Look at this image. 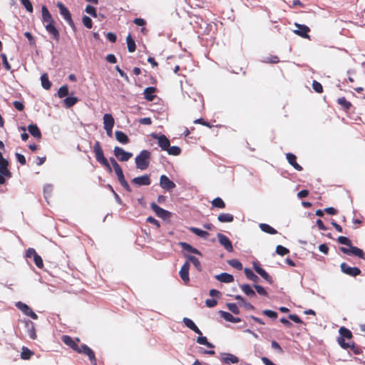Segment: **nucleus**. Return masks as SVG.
<instances>
[{
    "label": "nucleus",
    "mask_w": 365,
    "mask_h": 365,
    "mask_svg": "<svg viewBox=\"0 0 365 365\" xmlns=\"http://www.w3.org/2000/svg\"><path fill=\"white\" fill-rule=\"evenodd\" d=\"M61 340L66 345L71 348L75 351L86 355L92 365H97V359L94 351L86 344H82L79 346L77 343V341H80L79 339L76 338V340H74L68 335H63L61 337Z\"/></svg>",
    "instance_id": "f257e3e1"
},
{
    "label": "nucleus",
    "mask_w": 365,
    "mask_h": 365,
    "mask_svg": "<svg viewBox=\"0 0 365 365\" xmlns=\"http://www.w3.org/2000/svg\"><path fill=\"white\" fill-rule=\"evenodd\" d=\"M93 152L95 153L96 160L103 165L109 173L112 172V168L108 160L105 158L103 149L99 141H96L93 145Z\"/></svg>",
    "instance_id": "f03ea898"
},
{
    "label": "nucleus",
    "mask_w": 365,
    "mask_h": 365,
    "mask_svg": "<svg viewBox=\"0 0 365 365\" xmlns=\"http://www.w3.org/2000/svg\"><path fill=\"white\" fill-rule=\"evenodd\" d=\"M150 153L148 150H142L138 155L136 156L135 161L137 168L145 170L150 163Z\"/></svg>",
    "instance_id": "7ed1b4c3"
},
{
    "label": "nucleus",
    "mask_w": 365,
    "mask_h": 365,
    "mask_svg": "<svg viewBox=\"0 0 365 365\" xmlns=\"http://www.w3.org/2000/svg\"><path fill=\"white\" fill-rule=\"evenodd\" d=\"M340 251L348 255H354L361 259H365V253L362 250L357 247H354L352 245L349 248L341 247L339 248Z\"/></svg>",
    "instance_id": "20e7f679"
},
{
    "label": "nucleus",
    "mask_w": 365,
    "mask_h": 365,
    "mask_svg": "<svg viewBox=\"0 0 365 365\" xmlns=\"http://www.w3.org/2000/svg\"><path fill=\"white\" fill-rule=\"evenodd\" d=\"M57 6L59 9L61 15L63 17V19L66 21L68 25L73 29H75V24L72 19L71 13L69 10L61 3L58 2Z\"/></svg>",
    "instance_id": "39448f33"
},
{
    "label": "nucleus",
    "mask_w": 365,
    "mask_h": 365,
    "mask_svg": "<svg viewBox=\"0 0 365 365\" xmlns=\"http://www.w3.org/2000/svg\"><path fill=\"white\" fill-rule=\"evenodd\" d=\"M113 153L115 156L122 162L128 161L133 156L131 153L126 152L122 148L118 146L114 148Z\"/></svg>",
    "instance_id": "423d86ee"
},
{
    "label": "nucleus",
    "mask_w": 365,
    "mask_h": 365,
    "mask_svg": "<svg viewBox=\"0 0 365 365\" xmlns=\"http://www.w3.org/2000/svg\"><path fill=\"white\" fill-rule=\"evenodd\" d=\"M340 267L343 273L351 277H356L361 272L359 268L356 267H351L345 262H342L340 265Z\"/></svg>",
    "instance_id": "0eeeda50"
},
{
    "label": "nucleus",
    "mask_w": 365,
    "mask_h": 365,
    "mask_svg": "<svg viewBox=\"0 0 365 365\" xmlns=\"http://www.w3.org/2000/svg\"><path fill=\"white\" fill-rule=\"evenodd\" d=\"M176 187L175 183L165 175H161V188L171 192Z\"/></svg>",
    "instance_id": "6e6552de"
},
{
    "label": "nucleus",
    "mask_w": 365,
    "mask_h": 365,
    "mask_svg": "<svg viewBox=\"0 0 365 365\" xmlns=\"http://www.w3.org/2000/svg\"><path fill=\"white\" fill-rule=\"evenodd\" d=\"M220 244L225 247V249L227 252H232L233 247L232 242L229 240V238L222 233H218L217 235Z\"/></svg>",
    "instance_id": "1a4fd4ad"
},
{
    "label": "nucleus",
    "mask_w": 365,
    "mask_h": 365,
    "mask_svg": "<svg viewBox=\"0 0 365 365\" xmlns=\"http://www.w3.org/2000/svg\"><path fill=\"white\" fill-rule=\"evenodd\" d=\"M253 268L269 284H272L273 280L272 277L264 269H262L257 262H253Z\"/></svg>",
    "instance_id": "9d476101"
},
{
    "label": "nucleus",
    "mask_w": 365,
    "mask_h": 365,
    "mask_svg": "<svg viewBox=\"0 0 365 365\" xmlns=\"http://www.w3.org/2000/svg\"><path fill=\"white\" fill-rule=\"evenodd\" d=\"M220 360L225 364H237L239 358L230 353H221Z\"/></svg>",
    "instance_id": "9b49d317"
},
{
    "label": "nucleus",
    "mask_w": 365,
    "mask_h": 365,
    "mask_svg": "<svg viewBox=\"0 0 365 365\" xmlns=\"http://www.w3.org/2000/svg\"><path fill=\"white\" fill-rule=\"evenodd\" d=\"M189 269H190V263L188 261H186L184 264L182 266L179 274L182 279V281L187 284L190 282L189 277Z\"/></svg>",
    "instance_id": "f8f14e48"
},
{
    "label": "nucleus",
    "mask_w": 365,
    "mask_h": 365,
    "mask_svg": "<svg viewBox=\"0 0 365 365\" xmlns=\"http://www.w3.org/2000/svg\"><path fill=\"white\" fill-rule=\"evenodd\" d=\"M295 26L298 28V29L294 30V33L297 35L303 37V38H309V36L308 35V33L310 31L309 28L304 24H299L297 23H295Z\"/></svg>",
    "instance_id": "ddd939ff"
},
{
    "label": "nucleus",
    "mask_w": 365,
    "mask_h": 365,
    "mask_svg": "<svg viewBox=\"0 0 365 365\" xmlns=\"http://www.w3.org/2000/svg\"><path fill=\"white\" fill-rule=\"evenodd\" d=\"M24 323L25 327L26 328L27 334H28L29 336L31 339H36L37 337V335L36 334V329H35L34 324L30 320H24Z\"/></svg>",
    "instance_id": "4468645a"
},
{
    "label": "nucleus",
    "mask_w": 365,
    "mask_h": 365,
    "mask_svg": "<svg viewBox=\"0 0 365 365\" xmlns=\"http://www.w3.org/2000/svg\"><path fill=\"white\" fill-rule=\"evenodd\" d=\"M46 30L51 35L53 39L58 41L60 39V34L55 26V24H47L45 25Z\"/></svg>",
    "instance_id": "2eb2a0df"
},
{
    "label": "nucleus",
    "mask_w": 365,
    "mask_h": 365,
    "mask_svg": "<svg viewBox=\"0 0 365 365\" xmlns=\"http://www.w3.org/2000/svg\"><path fill=\"white\" fill-rule=\"evenodd\" d=\"M150 182V177L147 175L136 177L132 180V183L137 186L149 185Z\"/></svg>",
    "instance_id": "dca6fc26"
},
{
    "label": "nucleus",
    "mask_w": 365,
    "mask_h": 365,
    "mask_svg": "<svg viewBox=\"0 0 365 365\" xmlns=\"http://www.w3.org/2000/svg\"><path fill=\"white\" fill-rule=\"evenodd\" d=\"M288 163L297 170L302 171V167L297 163V157L293 153H289L286 155Z\"/></svg>",
    "instance_id": "f3484780"
},
{
    "label": "nucleus",
    "mask_w": 365,
    "mask_h": 365,
    "mask_svg": "<svg viewBox=\"0 0 365 365\" xmlns=\"http://www.w3.org/2000/svg\"><path fill=\"white\" fill-rule=\"evenodd\" d=\"M41 13L43 22L46 23V24H55V21L46 6L41 7Z\"/></svg>",
    "instance_id": "a211bd4d"
},
{
    "label": "nucleus",
    "mask_w": 365,
    "mask_h": 365,
    "mask_svg": "<svg viewBox=\"0 0 365 365\" xmlns=\"http://www.w3.org/2000/svg\"><path fill=\"white\" fill-rule=\"evenodd\" d=\"M219 314L221 317H222L225 320L229 322L238 323L242 321V319L240 317H235L230 313L225 311L220 310L219 311Z\"/></svg>",
    "instance_id": "6ab92c4d"
},
{
    "label": "nucleus",
    "mask_w": 365,
    "mask_h": 365,
    "mask_svg": "<svg viewBox=\"0 0 365 365\" xmlns=\"http://www.w3.org/2000/svg\"><path fill=\"white\" fill-rule=\"evenodd\" d=\"M183 323L185 325L190 329L192 331L195 332L196 334L199 335H202V331L199 329V328L196 326V324L193 322V321L189 318L184 317L182 319Z\"/></svg>",
    "instance_id": "aec40b11"
},
{
    "label": "nucleus",
    "mask_w": 365,
    "mask_h": 365,
    "mask_svg": "<svg viewBox=\"0 0 365 365\" xmlns=\"http://www.w3.org/2000/svg\"><path fill=\"white\" fill-rule=\"evenodd\" d=\"M215 278L218 281L224 283H230L234 281V277L232 274H228L227 272H222L220 274H217L215 276Z\"/></svg>",
    "instance_id": "412c9836"
},
{
    "label": "nucleus",
    "mask_w": 365,
    "mask_h": 365,
    "mask_svg": "<svg viewBox=\"0 0 365 365\" xmlns=\"http://www.w3.org/2000/svg\"><path fill=\"white\" fill-rule=\"evenodd\" d=\"M179 245L182 247L183 250H186L189 252L197 255H202L201 252H200L195 247L191 246L190 244L185 242H180L179 243Z\"/></svg>",
    "instance_id": "4be33fe9"
},
{
    "label": "nucleus",
    "mask_w": 365,
    "mask_h": 365,
    "mask_svg": "<svg viewBox=\"0 0 365 365\" xmlns=\"http://www.w3.org/2000/svg\"><path fill=\"white\" fill-rule=\"evenodd\" d=\"M29 133L37 139L41 138V133L36 124H30L28 126Z\"/></svg>",
    "instance_id": "5701e85b"
},
{
    "label": "nucleus",
    "mask_w": 365,
    "mask_h": 365,
    "mask_svg": "<svg viewBox=\"0 0 365 365\" xmlns=\"http://www.w3.org/2000/svg\"><path fill=\"white\" fill-rule=\"evenodd\" d=\"M185 257L187 258V261L190 262H192V264L195 266V267L196 268V269L199 272H200L202 270V266H201V264L199 261V259L195 257V256H192V255H184Z\"/></svg>",
    "instance_id": "b1692460"
},
{
    "label": "nucleus",
    "mask_w": 365,
    "mask_h": 365,
    "mask_svg": "<svg viewBox=\"0 0 365 365\" xmlns=\"http://www.w3.org/2000/svg\"><path fill=\"white\" fill-rule=\"evenodd\" d=\"M116 140L123 144H127L129 143V138L125 133L123 131L117 130L115 133Z\"/></svg>",
    "instance_id": "393cba45"
},
{
    "label": "nucleus",
    "mask_w": 365,
    "mask_h": 365,
    "mask_svg": "<svg viewBox=\"0 0 365 365\" xmlns=\"http://www.w3.org/2000/svg\"><path fill=\"white\" fill-rule=\"evenodd\" d=\"M244 272H245L246 277L248 279H250L255 283H257L259 281V278L253 272V271L251 269L245 268L244 269Z\"/></svg>",
    "instance_id": "a878e982"
},
{
    "label": "nucleus",
    "mask_w": 365,
    "mask_h": 365,
    "mask_svg": "<svg viewBox=\"0 0 365 365\" xmlns=\"http://www.w3.org/2000/svg\"><path fill=\"white\" fill-rule=\"evenodd\" d=\"M259 228L262 232L270 234V235L277 234V230H275L274 228L271 227L269 225L266 224V223L259 224Z\"/></svg>",
    "instance_id": "bb28decb"
},
{
    "label": "nucleus",
    "mask_w": 365,
    "mask_h": 365,
    "mask_svg": "<svg viewBox=\"0 0 365 365\" xmlns=\"http://www.w3.org/2000/svg\"><path fill=\"white\" fill-rule=\"evenodd\" d=\"M192 233L196 235L197 236L202 237L203 239H207L210 234L205 230H202L199 228L191 227L189 229Z\"/></svg>",
    "instance_id": "cd10ccee"
},
{
    "label": "nucleus",
    "mask_w": 365,
    "mask_h": 365,
    "mask_svg": "<svg viewBox=\"0 0 365 365\" xmlns=\"http://www.w3.org/2000/svg\"><path fill=\"white\" fill-rule=\"evenodd\" d=\"M217 220L220 222H232L234 220V216L230 213H221L218 215Z\"/></svg>",
    "instance_id": "c85d7f7f"
},
{
    "label": "nucleus",
    "mask_w": 365,
    "mask_h": 365,
    "mask_svg": "<svg viewBox=\"0 0 365 365\" xmlns=\"http://www.w3.org/2000/svg\"><path fill=\"white\" fill-rule=\"evenodd\" d=\"M337 103L343 108L345 111H349L352 107L351 103L346 101L344 97H341L337 99Z\"/></svg>",
    "instance_id": "c756f323"
},
{
    "label": "nucleus",
    "mask_w": 365,
    "mask_h": 365,
    "mask_svg": "<svg viewBox=\"0 0 365 365\" xmlns=\"http://www.w3.org/2000/svg\"><path fill=\"white\" fill-rule=\"evenodd\" d=\"M156 88L154 87H148L144 90L145 98L148 101H153L155 96L153 93L155 92Z\"/></svg>",
    "instance_id": "7c9ffc66"
},
{
    "label": "nucleus",
    "mask_w": 365,
    "mask_h": 365,
    "mask_svg": "<svg viewBox=\"0 0 365 365\" xmlns=\"http://www.w3.org/2000/svg\"><path fill=\"white\" fill-rule=\"evenodd\" d=\"M115 123L114 118L110 114L106 113L103 115L104 127H113Z\"/></svg>",
    "instance_id": "2f4dec72"
},
{
    "label": "nucleus",
    "mask_w": 365,
    "mask_h": 365,
    "mask_svg": "<svg viewBox=\"0 0 365 365\" xmlns=\"http://www.w3.org/2000/svg\"><path fill=\"white\" fill-rule=\"evenodd\" d=\"M240 288L242 289V292L248 297H252L256 296L255 292L249 284H242L240 286Z\"/></svg>",
    "instance_id": "473e14b6"
},
{
    "label": "nucleus",
    "mask_w": 365,
    "mask_h": 365,
    "mask_svg": "<svg viewBox=\"0 0 365 365\" xmlns=\"http://www.w3.org/2000/svg\"><path fill=\"white\" fill-rule=\"evenodd\" d=\"M126 42L128 46V51L133 53L135 51L136 45L135 41L133 39L130 34H129L126 38Z\"/></svg>",
    "instance_id": "72a5a7b5"
},
{
    "label": "nucleus",
    "mask_w": 365,
    "mask_h": 365,
    "mask_svg": "<svg viewBox=\"0 0 365 365\" xmlns=\"http://www.w3.org/2000/svg\"><path fill=\"white\" fill-rule=\"evenodd\" d=\"M339 331L340 334L339 337H343V339H351L353 336L351 331L344 327H341Z\"/></svg>",
    "instance_id": "f704fd0d"
},
{
    "label": "nucleus",
    "mask_w": 365,
    "mask_h": 365,
    "mask_svg": "<svg viewBox=\"0 0 365 365\" xmlns=\"http://www.w3.org/2000/svg\"><path fill=\"white\" fill-rule=\"evenodd\" d=\"M212 207L223 209L225 207V203L221 197H217L211 202Z\"/></svg>",
    "instance_id": "c9c22d12"
},
{
    "label": "nucleus",
    "mask_w": 365,
    "mask_h": 365,
    "mask_svg": "<svg viewBox=\"0 0 365 365\" xmlns=\"http://www.w3.org/2000/svg\"><path fill=\"white\" fill-rule=\"evenodd\" d=\"M41 86L43 88L48 90L51 87V83L48 79V76L46 73H44L41 77Z\"/></svg>",
    "instance_id": "e433bc0d"
},
{
    "label": "nucleus",
    "mask_w": 365,
    "mask_h": 365,
    "mask_svg": "<svg viewBox=\"0 0 365 365\" xmlns=\"http://www.w3.org/2000/svg\"><path fill=\"white\" fill-rule=\"evenodd\" d=\"M197 342L201 345H205L208 348H214L215 346L214 344L210 343L208 341H207V339L206 336H202V335H200L197 338Z\"/></svg>",
    "instance_id": "4c0bfd02"
},
{
    "label": "nucleus",
    "mask_w": 365,
    "mask_h": 365,
    "mask_svg": "<svg viewBox=\"0 0 365 365\" xmlns=\"http://www.w3.org/2000/svg\"><path fill=\"white\" fill-rule=\"evenodd\" d=\"M34 355V352L26 346H23L21 356L24 360L29 359Z\"/></svg>",
    "instance_id": "58836bf2"
},
{
    "label": "nucleus",
    "mask_w": 365,
    "mask_h": 365,
    "mask_svg": "<svg viewBox=\"0 0 365 365\" xmlns=\"http://www.w3.org/2000/svg\"><path fill=\"white\" fill-rule=\"evenodd\" d=\"M168 153L170 155L178 156L181 153V148L178 146H170L167 150Z\"/></svg>",
    "instance_id": "ea45409f"
},
{
    "label": "nucleus",
    "mask_w": 365,
    "mask_h": 365,
    "mask_svg": "<svg viewBox=\"0 0 365 365\" xmlns=\"http://www.w3.org/2000/svg\"><path fill=\"white\" fill-rule=\"evenodd\" d=\"M16 307H18L24 314L27 315L29 313V311H31L32 309L29 307L27 304L19 302L16 304Z\"/></svg>",
    "instance_id": "a19ab883"
},
{
    "label": "nucleus",
    "mask_w": 365,
    "mask_h": 365,
    "mask_svg": "<svg viewBox=\"0 0 365 365\" xmlns=\"http://www.w3.org/2000/svg\"><path fill=\"white\" fill-rule=\"evenodd\" d=\"M78 99L76 97H67L64 99L63 103L66 108H71L74 106Z\"/></svg>",
    "instance_id": "79ce46f5"
},
{
    "label": "nucleus",
    "mask_w": 365,
    "mask_h": 365,
    "mask_svg": "<svg viewBox=\"0 0 365 365\" xmlns=\"http://www.w3.org/2000/svg\"><path fill=\"white\" fill-rule=\"evenodd\" d=\"M173 215V214L172 212L161 208V220L165 222H170Z\"/></svg>",
    "instance_id": "37998d69"
},
{
    "label": "nucleus",
    "mask_w": 365,
    "mask_h": 365,
    "mask_svg": "<svg viewBox=\"0 0 365 365\" xmlns=\"http://www.w3.org/2000/svg\"><path fill=\"white\" fill-rule=\"evenodd\" d=\"M227 263L231 267L237 269V270H242V264L236 259H230L227 261Z\"/></svg>",
    "instance_id": "c03bdc74"
},
{
    "label": "nucleus",
    "mask_w": 365,
    "mask_h": 365,
    "mask_svg": "<svg viewBox=\"0 0 365 365\" xmlns=\"http://www.w3.org/2000/svg\"><path fill=\"white\" fill-rule=\"evenodd\" d=\"M170 146L169 139L165 135L161 134V150H167V149Z\"/></svg>",
    "instance_id": "a18cd8bd"
},
{
    "label": "nucleus",
    "mask_w": 365,
    "mask_h": 365,
    "mask_svg": "<svg viewBox=\"0 0 365 365\" xmlns=\"http://www.w3.org/2000/svg\"><path fill=\"white\" fill-rule=\"evenodd\" d=\"M8 165H1L0 166V174L4 178H11V173L8 169Z\"/></svg>",
    "instance_id": "49530a36"
},
{
    "label": "nucleus",
    "mask_w": 365,
    "mask_h": 365,
    "mask_svg": "<svg viewBox=\"0 0 365 365\" xmlns=\"http://www.w3.org/2000/svg\"><path fill=\"white\" fill-rule=\"evenodd\" d=\"M275 252L277 255L284 256L289 253V250L282 245H277Z\"/></svg>",
    "instance_id": "de8ad7c7"
},
{
    "label": "nucleus",
    "mask_w": 365,
    "mask_h": 365,
    "mask_svg": "<svg viewBox=\"0 0 365 365\" xmlns=\"http://www.w3.org/2000/svg\"><path fill=\"white\" fill-rule=\"evenodd\" d=\"M227 309L235 314H239L240 313V309L235 303H227Z\"/></svg>",
    "instance_id": "09e8293b"
},
{
    "label": "nucleus",
    "mask_w": 365,
    "mask_h": 365,
    "mask_svg": "<svg viewBox=\"0 0 365 365\" xmlns=\"http://www.w3.org/2000/svg\"><path fill=\"white\" fill-rule=\"evenodd\" d=\"M68 94V88L66 85L62 86L58 91V96L60 98L66 97Z\"/></svg>",
    "instance_id": "8fccbe9b"
},
{
    "label": "nucleus",
    "mask_w": 365,
    "mask_h": 365,
    "mask_svg": "<svg viewBox=\"0 0 365 365\" xmlns=\"http://www.w3.org/2000/svg\"><path fill=\"white\" fill-rule=\"evenodd\" d=\"M262 314L273 320L276 319L278 317V314L276 312L270 309L263 310Z\"/></svg>",
    "instance_id": "3c124183"
},
{
    "label": "nucleus",
    "mask_w": 365,
    "mask_h": 365,
    "mask_svg": "<svg viewBox=\"0 0 365 365\" xmlns=\"http://www.w3.org/2000/svg\"><path fill=\"white\" fill-rule=\"evenodd\" d=\"M350 350L354 354H360L362 353V348L356 344L355 343L352 342L350 345V347L349 348Z\"/></svg>",
    "instance_id": "603ef678"
},
{
    "label": "nucleus",
    "mask_w": 365,
    "mask_h": 365,
    "mask_svg": "<svg viewBox=\"0 0 365 365\" xmlns=\"http://www.w3.org/2000/svg\"><path fill=\"white\" fill-rule=\"evenodd\" d=\"M254 288L255 289L256 292L259 294V295H262V296H264V297H267L268 296V293L265 290V289L262 287L261 285H259V284H255L253 285Z\"/></svg>",
    "instance_id": "864d4df0"
},
{
    "label": "nucleus",
    "mask_w": 365,
    "mask_h": 365,
    "mask_svg": "<svg viewBox=\"0 0 365 365\" xmlns=\"http://www.w3.org/2000/svg\"><path fill=\"white\" fill-rule=\"evenodd\" d=\"M337 242L341 244V245H346L347 247H349L351 245V241L346 237H344V236H339L338 238H337Z\"/></svg>",
    "instance_id": "5fc2aeb1"
},
{
    "label": "nucleus",
    "mask_w": 365,
    "mask_h": 365,
    "mask_svg": "<svg viewBox=\"0 0 365 365\" xmlns=\"http://www.w3.org/2000/svg\"><path fill=\"white\" fill-rule=\"evenodd\" d=\"M82 22L87 29H91L93 26V21L88 16H83L82 18Z\"/></svg>",
    "instance_id": "6e6d98bb"
},
{
    "label": "nucleus",
    "mask_w": 365,
    "mask_h": 365,
    "mask_svg": "<svg viewBox=\"0 0 365 365\" xmlns=\"http://www.w3.org/2000/svg\"><path fill=\"white\" fill-rule=\"evenodd\" d=\"M337 342L340 345V346L344 349H348L350 347L351 343H348L345 341V339L343 337H338Z\"/></svg>",
    "instance_id": "4d7b16f0"
},
{
    "label": "nucleus",
    "mask_w": 365,
    "mask_h": 365,
    "mask_svg": "<svg viewBox=\"0 0 365 365\" xmlns=\"http://www.w3.org/2000/svg\"><path fill=\"white\" fill-rule=\"evenodd\" d=\"M86 12L93 17L96 18L97 17V12L95 7L91 5H87L85 9Z\"/></svg>",
    "instance_id": "13d9d810"
},
{
    "label": "nucleus",
    "mask_w": 365,
    "mask_h": 365,
    "mask_svg": "<svg viewBox=\"0 0 365 365\" xmlns=\"http://www.w3.org/2000/svg\"><path fill=\"white\" fill-rule=\"evenodd\" d=\"M312 88L314 90V91L318 93H321L323 92V87H322V84L317 81H313Z\"/></svg>",
    "instance_id": "bf43d9fd"
},
{
    "label": "nucleus",
    "mask_w": 365,
    "mask_h": 365,
    "mask_svg": "<svg viewBox=\"0 0 365 365\" xmlns=\"http://www.w3.org/2000/svg\"><path fill=\"white\" fill-rule=\"evenodd\" d=\"M1 58L2 59V63H3V65H4V68H6V70L10 71L11 68V66L7 60L6 55L5 53H1Z\"/></svg>",
    "instance_id": "052dcab7"
},
{
    "label": "nucleus",
    "mask_w": 365,
    "mask_h": 365,
    "mask_svg": "<svg viewBox=\"0 0 365 365\" xmlns=\"http://www.w3.org/2000/svg\"><path fill=\"white\" fill-rule=\"evenodd\" d=\"M21 3L24 6L25 9L29 12H33V6L29 0H20Z\"/></svg>",
    "instance_id": "680f3d73"
},
{
    "label": "nucleus",
    "mask_w": 365,
    "mask_h": 365,
    "mask_svg": "<svg viewBox=\"0 0 365 365\" xmlns=\"http://www.w3.org/2000/svg\"><path fill=\"white\" fill-rule=\"evenodd\" d=\"M34 262L38 268H42L43 267V259L38 254L34 257Z\"/></svg>",
    "instance_id": "e2e57ef3"
},
{
    "label": "nucleus",
    "mask_w": 365,
    "mask_h": 365,
    "mask_svg": "<svg viewBox=\"0 0 365 365\" xmlns=\"http://www.w3.org/2000/svg\"><path fill=\"white\" fill-rule=\"evenodd\" d=\"M240 306L245 307L247 310L255 309V307L251 303L247 302L245 299L242 302H240Z\"/></svg>",
    "instance_id": "0e129e2a"
},
{
    "label": "nucleus",
    "mask_w": 365,
    "mask_h": 365,
    "mask_svg": "<svg viewBox=\"0 0 365 365\" xmlns=\"http://www.w3.org/2000/svg\"><path fill=\"white\" fill-rule=\"evenodd\" d=\"M114 171L118 177V180L119 182H120L121 180L125 179L123 172V170L120 168V166L119 168L115 169Z\"/></svg>",
    "instance_id": "69168bd1"
},
{
    "label": "nucleus",
    "mask_w": 365,
    "mask_h": 365,
    "mask_svg": "<svg viewBox=\"0 0 365 365\" xmlns=\"http://www.w3.org/2000/svg\"><path fill=\"white\" fill-rule=\"evenodd\" d=\"M271 346L273 349L276 350L278 353L282 354L283 353V349L281 347V346L279 344L278 342L276 341H272L271 343Z\"/></svg>",
    "instance_id": "338daca9"
},
{
    "label": "nucleus",
    "mask_w": 365,
    "mask_h": 365,
    "mask_svg": "<svg viewBox=\"0 0 365 365\" xmlns=\"http://www.w3.org/2000/svg\"><path fill=\"white\" fill-rule=\"evenodd\" d=\"M288 318L297 324L302 323V319L297 314H292L288 316Z\"/></svg>",
    "instance_id": "774afa93"
}]
</instances>
